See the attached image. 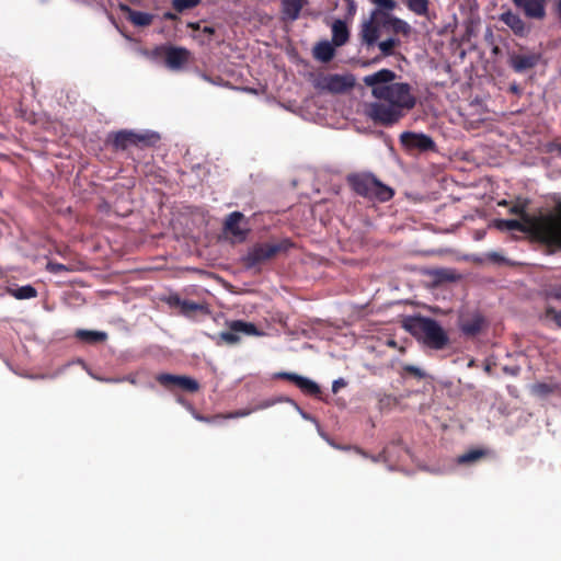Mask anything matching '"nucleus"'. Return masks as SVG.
<instances>
[{
    "mask_svg": "<svg viewBox=\"0 0 561 561\" xmlns=\"http://www.w3.org/2000/svg\"><path fill=\"white\" fill-rule=\"evenodd\" d=\"M403 329L424 347L434 351L445 350L449 345V336L444 328L433 318L410 316L403 320Z\"/></svg>",
    "mask_w": 561,
    "mask_h": 561,
    "instance_id": "nucleus-1",
    "label": "nucleus"
},
{
    "mask_svg": "<svg viewBox=\"0 0 561 561\" xmlns=\"http://www.w3.org/2000/svg\"><path fill=\"white\" fill-rule=\"evenodd\" d=\"M510 213L519 216L525 224L531 225L533 232L542 242L561 248V204L558 206L557 215H548L537 219L526 211V206L523 204L514 205Z\"/></svg>",
    "mask_w": 561,
    "mask_h": 561,
    "instance_id": "nucleus-2",
    "label": "nucleus"
},
{
    "mask_svg": "<svg viewBox=\"0 0 561 561\" xmlns=\"http://www.w3.org/2000/svg\"><path fill=\"white\" fill-rule=\"evenodd\" d=\"M346 183L354 194L370 202L386 203L394 191L371 172H353L346 175Z\"/></svg>",
    "mask_w": 561,
    "mask_h": 561,
    "instance_id": "nucleus-3",
    "label": "nucleus"
},
{
    "mask_svg": "<svg viewBox=\"0 0 561 561\" xmlns=\"http://www.w3.org/2000/svg\"><path fill=\"white\" fill-rule=\"evenodd\" d=\"M293 247L294 243L288 238H284L277 242L256 243L249 249L243 257V265L249 270L255 268L279 254L287 253Z\"/></svg>",
    "mask_w": 561,
    "mask_h": 561,
    "instance_id": "nucleus-4",
    "label": "nucleus"
},
{
    "mask_svg": "<svg viewBox=\"0 0 561 561\" xmlns=\"http://www.w3.org/2000/svg\"><path fill=\"white\" fill-rule=\"evenodd\" d=\"M371 94L380 101L391 103L404 113L412 110L416 104V98L412 93V88L407 82H393L382 88L374 89Z\"/></svg>",
    "mask_w": 561,
    "mask_h": 561,
    "instance_id": "nucleus-5",
    "label": "nucleus"
},
{
    "mask_svg": "<svg viewBox=\"0 0 561 561\" xmlns=\"http://www.w3.org/2000/svg\"><path fill=\"white\" fill-rule=\"evenodd\" d=\"M160 140L156 131L136 133L123 129L111 135L110 144L114 150H126L129 147L149 148L154 147Z\"/></svg>",
    "mask_w": 561,
    "mask_h": 561,
    "instance_id": "nucleus-6",
    "label": "nucleus"
},
{
    "mask_svg": "<svg viewBox=\"0 0 561 561\" xmlns=\"http://www.w3.org/2000/svg\"><path fill=\"white\" fill-rule=\"evenodd\" d=\"M367 115L376 124L391 126L404 116V112L389 102H374L368 105Z\"/></svg>",
    "mask_w": 561,
    "mask_h": 561,
    "instance_id": "nucleus-7",
    "label": "nucleus"
},
{
    "mask_svg": "<svg viewBox=\"0 0 561 561\" xmlns=\"http://www.w3.org/2000/svg\"><path fill=\"white\" fill-rule=\"evenodd\" d=\"M400 142L410 153L436 151V144L432 137L422 133L404 131L400 135Z\"/></svg>",
    "mask_w": 561,
    "mask_h": 561,
    "instance_id": "nucleus-8",
    "label": "nucleus"
},
{
    "mask_svg": "<svg viewBox=\"0 0 561 561\" xmlns=\"http://www.w3.org/2000/svg\"><path fill=\"white\" fill-rule=\"evenodd\" d=\"M229 331L221 332L219 337L228 345H234L240 342V334L250 336L262 335V332L254 323L245 322L242 320H233L228 323Z\"/></svg>",
    "mask_w": 561,
    "mask_h": 561,
    "instance_id": "nucleus-9",
    "label": "nucleus"
},
{
    "mask_svg": "<svg viewBox=\"0 0 561 561\" xmlns=\"http://www.w3.org/2000/svg\"><path fill=\"white\" fill-rule=\"evenodd\" d=\"M156 380L168 390L181 389L191 393L199 390L197 380L187 376L163 373L157 375Z\"/></svg>",
    "mask_w": 561,
    "mask_h": 561,
    "instance_id": "nucleus-10",
    "label": "nucleus"
},
{
    "mask_svg": "<svg viewBox=\"0 0 561 561\" xmlns=\"http://www.w3.org/2000/svg\"><path fill=\"white\" fill-rule=\"evenodd\" d=\"M541 54L535 51L525 53H510L508 54V66L516 73H524L528 70L534 69L538 66L541 60Z\"/></svg>",
    "mask_w": 561,
    "mask_h": 561,
    "instance_id": "nucleus-11",
    "label": "nucleus"
},
{
    "mask_svg": "<svg viewBox=\"0 0 561 561\" xmlns=\"http://www.w3.org/2000/svg\"><path fill=\"white\" fill-rule=\"evenodd\" d=\"M247 224L242 213L232 211L225 219L224 232L233 236L239 241H243L249 232Z\"/></svg>",
    "mask_w": 561,
    "mask_h": 561,
    "instance_id": "nucleus-12",
    "label": "nucleus"
},
{
    "mask_svg": "<svg viewBox=\"0 0 561 561\" xmlns=\"http://www.w3.org/2000/svg\"><path fill=\"white\" fill-rule=\"evenodd\" d=\"M512 2L527 19L541 21L547 15L548 0H512Z\"/></svg>",
    "mask_w": 561,
    "mask_h": 561,
    "instance_id": "nucleus-13",
    "label": "nucleus"
},
{
    "mask_svg": "<svg viewBox=\"0 0 561 561\" xmlns=\"http://www.w3.org/2000/svg\"><path fill=\"white\" fill-rule=\"evenodd\" d=\"M190 56L188 49L169 45L164 64L171 70H181L188 62Z\"/></svg>",
    "mask_w": 561,
    "mask_h": 561,
    "instance_id": "nucleus-14",
    "label": "nucleus"
},
{
    "mask_svg": "<svg viewBox=\"0 0 561 561\" xmlns=\"http://www.w3.org/2000/svg\"><path fill=\"white\" fill-rule=\"evenodd\" d=\"M485 327V319L480 313L461 316L459 319V329L467 337H474Z\"/></svg>",
    "mask_w": 561,
    "mask_h": 561,
    "instance_id": "nucleus-15",
    "label": "nucleus"
},
{
    "mask_svg": "<svg viewBox=\"0 0 561 561\" xmlns=\"http://www.w3.org/2000/svg\"><path fill=\"white\" fill-rule=\"evenodd\" d=\"M167 304L172 308H179L181 314H183L185 317H192L197 311H206L207 310V308L204 305L192 301V300L182 299L178 294L170 295L167 298Z\"/></svg>",
    "mask_w": 561,
    "mask_h": 561,
    "instance_id": "nucleus-16",
    "label": "nucleus"
},
{
    "mask_svg": "<svg viewBox=\"0 0 561 561\" xmlns=\"http://www.w3.org/2000/svg\"><path fill=\"white\" fill-rule=\"evenodd\" d=\"M352 76L329 75L323 79V89L333 93H343L354 87Z\"/></svg>",
    "mask_w": 561,
    "mask_h": 561,
    "instance_id": "nucleus-17",
    "label": "nucleus"
},
{
    "mask_svg": "<svg viewBox=\"0 0 561 561\" xmlns=\"http://www.w3.org/2000/svg\"><path fill=\"white\" fill-rule=\"evenodd\" d=\"M277 377L291 381L306 394L318 396L321 392L320 387L314 381L297 374L284 371L277 374Z\"/></svg>",
    "mask_w": 561,
    "mask_h": 561,
    "instance_id": "nucleus-18",
    "label": "nucleus"
},
{
    "mask_svg": "<svg viewBox=\"0 0 561 561\" xmlns=\"http://www.w3.org/2000/svg\"><path fill=\"white\" fill-rule=\"evenodd\" d=\"M500 21L508 26L516 36L524 37L529 33L530 27L526 24V22L519 16L518 13H515L511 10L503 12L500 15Z\"/></svg>",
    "mask_w": 561,
    "mask_h": 561,
    "instance_id": "nucleus-19",
    "label": "nucleus"
},
{
    "mask_svg": "<svg viewBox=\"0 0 561 561\" xmlns=\"http://www.w3.org/2000/svg\"><path fill=\"white\" fill-rule=\"evenodd\" d=\"M397 75L394 71L390 69H381L378 70L375 73L365 76L363 81L367 87L371 88V91L377 88H382L385 85H388L390 83H393V80L396 79Z\"/></svg>",
    "mask_w": 561,
    "mask_h": 561,
    "instance_id": "nucleus-20",
    "label": "nucleus"
},
{
    "mask_svg": "<svg viewBox=\"0 0 561 561\" xmlns=\"http://www.w3.org/2000/svg\"><path fill=\"white\" fill-rule=\"evenodd\" d=\"M382 26L381 20L371 19L370 21L364 23L360 32L363 43L368 46H373L376 44L379 37V28Z\"/></svg>",
    "mask_w": 561,
    "mask_h": 561,
    "instance_id": "nucleus-21",
    "label": "nucleus"
},
{
    "mask_svg": "<svg viewBox=\"0 0 561 561\" xmlns=\"http://www.w3.org/2000/svg\"><path fill=\"white\" fill-rule=\"evenodd\" d=\"M121 10L126 13V19L136 26H148L152 23L153 15L147 12L137 11L128 5H121Z\"/></svg>",
    "mask_w": 561,
    "mask_h": 561,
    "instance_id": "nucleus-22",
    "label": "nucleus"
},
{
    "mask_svg": "<svg viewBox=\"0 0 561 561\" xmlns=\"http://www.w3.org/2000/svg\"><path fill=\"white\" fill-rule=\"evenodd\" d=\"M381 24L383 27L390 28L396 34H404L408 35L411 31V26L403 20L389 15L387 13H381Z\"/></svg>",
    "mask_w": 561,
    "mask_h": 561,
    "instance_id": "nucleus-23",
    "label": "nucleus"
},
{
    "mask_svg": "<svg viewBox=\"0 0 561 561\" xmlns=\"http://www.w3.org/2000/svg\"><path fill=\"white\" fill-rule=\"evenodd\" d=\"M350 38V31L346 23L342 20H335L332 24V43L334 46H343Z\"/></svg>",
    "mask_w": 561,
    "mask_h": 561,
    "instance_id": "nucleus-24",
    "label": "nucleus"
},
{
    "mask_svg": "<svg viewBox=\"0 0 561 561\" xmlns=\"http://www.w3.org/2000/svg\"><path fill=\"white\" fill-rule=\"evenodd\" d=\"M305 5V0H282V13L290 21H296Z\"/></svg>",
    "mask_w": 561,
    "mask_h": 561,
    "instance_id": "nucleus-25",
    "label": "nucleus"
},
{
    "mask_svg": "<svg viewBox=\"0 0 561 561\" xmlns=\"http://www.w3.org/2000/svg\"><path fill=\"white\" fill-rule=\"evenodd\" d=\"M7 293L18 300L36 298L38 295L36 288L32 285H24L18 288L8 287Z\"/></svg>",
    "mask_w": 561,
    "mask_h": 561,
    "instance_id": "nucleus-26",
    "label": "nucleus"
},
{
    "mask_svg": "<svg viewBox=\"0 0 561 561\" xmlns=\"http://www.w3.org/2000/svg\"><path fill=\"white\" fill-rule=\"evenodd\" d=\"M314 57L322 61L329 62L334 57V47L327 41L320 42L313 49Z\"/></svg>",
    "mask_w": 561,
    "mask_h": 561,
    "instance_id": "nucleus-27",
    "label": "nucleus"
},
{
    "mask_svg": "<svg viewBox=\"0 0 561 561\" xmlns=\"http://www.w3.org/2000/svg\"><path fill=\"white\" fill-rule=\"evenodd\" d=\"M497 227L500 229L506 230H517L520 232L533 231L531 225L525 224L523 220L517 219H502L497 221Z\"/></svg>",
    "mask_w": 561,
    "mask_h": 561,
    "instance_id": "nucleus-28",
    "label": "nucleus"
},
{
    "mask_svg": "<svg viewBox=\"0 0 561 561\" xmlns=\"http://www.w3.org/2000/svg\"><path fill=\"white\" fill-rule=\"evenodd\" d=\"M408 9L419 16L428 15L430 0H407Z\"/></svg>",
    "mask_w": 561,
    "mask_h": 561,
    "instance_id": "nucleus-29",
    "label": "nucleus"
},
{
    "mask_svg": "<svg viewBox=\"0 0 561 561\" xmlns=\"http://www.w3.org/2000/svg\"><path fill=\"white\" fill-rule=\"evenodd\" d=\"M486 455V451L483 449H471L457 458V462L459 465H468L477 462L482 459Z\"/></svg>",
    "mask_w": 561,
    "mask_h": 561,
    "instance_id": "nucleus-30",
    "label": "nucleus"
},
{
    "mask_svg": "<svg viewBox=\"0 0 561 561\" xmlns=\"http://www.w3.org/2000/svg\"><path fill=\"white\" fill-rule=\"evenodd\" d=\"M76 335L89 343L103 342L106 339V333L99 331L79 330Z\"/></svg>",
    "mask_w": 561,
    "mask_h": 561,
    "instance_id": "nucleus-31",
    "label": "nucleus"
},
{
    "mask_svg": "<svg viewBox=\"0 0 561 561\" xmlns=\"http://www.w3.org/2000/svg\"><path fill=\"white\" fill-rule=\"evenodd\" d=\"M401 369L402 370H401L400 375L402 377L412 376L413 378H415L417 380H422V379L426 378V373L417 366H414L411 364H405L402 366Z\"/></svg>",
    "mask_w": 561,
    "mask_h": 561,
    "instance_id": "nucleus-32",
    "label": "nucleus"
},
{
    "mask_svg": "<svg viewBox=\"0 0 561 561\" xmlns=\"http://www.w3.org/2000/svg\"><path fill=\"white\" fill-rule=\"evenodd\" d=\"M202 0H172V8L176 12H184L185 10L193 9L201 3Z\"/></svg>",
    "mask_w": 561,
    "mask_h": 561,
    "instance_id": "nucleus-33",
    "label": "nucleus"
},
{
    "mask_svg": "<svg viewBox=\"0 0 561 561\" xmlns=\"http://www.w3.org/2000/svg\"><path fill=\"white\" fill-rule=\"evenodd\" d=\"M169 45H159L151 50H144V55L151 60L165 59L167 49Z\"/></svg>",
    "mask_w": 561,
    "mask_h": 561,
    "instance_id": "nucleus-34",
    "label": "nucleus"
},
{
    "mask_svg": "<svg viewBox=\"0 0 561 561\" xmlns=\"http://www.w3.org/2000/svg\"><path fill=\"white\" fill-rule=\"evenodd\" d=\"M378 403L380 410L391 409L399 403V400L392 394H382L379 397Z\"/></svg>",
    "mask_w": 561,
    "mask_h": 561,
    "instance_id": "nucleus-35",
    "label": "nucleus"
},
{
    "mask_svg": "<svg viewBox=\"0 0 561 561\" xmlns=\"http://www.w3.org/2000/svg\"><path fill=\"white\" fill-rule=\"evenodd\" d=\"M399 44V41L396 38H388L386 41H382L378 44L379 49L381 50L382 55L389 56L393 54L394 47Z\"/></svg>",
    "mask_w": 561,
    "mask_h": 561,
    "instance_id": "nucleus-36",
    "label": "nucleus"
},
{
    "mask_svg": "<svg viewBox=\"0 0 561 561\" xmlns=\"http://www.w3.org/2000/svg\"><path fill=\"white\" fill-rule=\"evenodd\" d=\"M214 34H215V28L213 26H204L202 28L201 34L194 36V38L197 39L201 45H207L210 43V37Z\"/></svg>",
    "mask_w": 561,
    "mask_h": 561,
    "instance_id": "nucleus-37",
    "label": "nucleus"
},
{
    "mask_svg": "<svg viewBox=\"0 0 561 561\" xmlns=\"http://www.w3.org/2000/svg\"><path fill=\"white\" fill-rule=\"evenodd\" d=\"M554 390H556V386L549 385L546 382H538V383L534 385V387H533L534 393L541 396V397H546V396L552 393Z\"/></svg>",
    "mask_w": 561,
    "mask_h": 561,
    "instance_id": "nucleus-38",
    "label": "nucleus"
},
{
    "mask_svg": "<svg viewBox=\"0 0 561 561\" xmlns=\"http://www.w3.org/2000/svg\"><path fill=\"white\" fill-rule=\"evenodd\" d=\"M545 318L552 320L556 325L561 329V310H557L553 307H547L545 311Z\"/></svg>",
    "mask_w": 561,
    "mask_h": 561,
    "instance_id": "nucleus-39",
    "label": "nucleus"
},
{
    "mask_svg": "<svg viewBox=\"0 0 561 561\" xmlns=\"http://www.w3.org/2000/svg\"><path fill=\"white\" fill-rule=\"evenodd\" d=\"M548 298L561 301V280L559 283L550 284L546 289Z\"/></svg>",
    "mask_w": 561,
    "mask_h": 561,
    "instance_id": "nucleus-40",
    "label": "nucleus"
},
{
    "mask_svg": "<svg viewBox=\"0 0 561 561\" xmlns=\"http://www.w3.org/2000/svg\"><path fill=\"white\" fill-rule=\"evenodd\" d=\"M46 271H48L49 273H53V274H59L61 272H68L70 271L68 266H66L65 264H61V263H58V262H53V261H49L47 264H46Z\"/></svg>",
    "mask_w": 561,
    "mask_h": 561,
    "instance_id": "nucleus-41",
    "label": "nucleus"
},
{
    "mask_svg": "<svg viewBox=\"0 0 561 561\" xmlns=\"http://www.w3.org/2000/svg\"><path fill=\"white\" fill-rule=\"evenodd\" d=\"M377 5L386 10H393L396 8L394 0H373Z\"/></svg>",
    "mask_w": 561,
    "mask_h": 561,
    "instance_id": "nucleus-42",
    "label": "nucleus"
},
{
    "mask_svg": "<svg viewBox=\"0 0 561 561\" xmlns=\"http://www.w3.org/2000/svg\"><path fill=\"white\" fill-rule=\"evenodd\" d=\"M436 275L440 279H445V280H454L455 279L454 274L448 270H439L436 272Z\"/></svg>",
    "mask_w": 561,
    "mask_h": 561,
    "instance_id": "nucleus-43",
    "label": "nucleus"
},
{
    "mask_svg": "<svg viewBox=\"0 0 561 561\" xmlns=\"http://www.w3.org/2000/svg\"><path fill=\"white\" fill-rule=\"evenodd\" d=\"M346 383L343 379H337L333 382L332 385V390L333 392H337V390L341 388V387H344Z\"/></svg>",
    "mask_w": 561,
    "mask_h": 561,
    "instance_id": "nucleus-44",
    "label": "nucleus"
},
{
    "mask_svg": "<svg viewBox=\"0 0 561 561\" xmlns=\"http://www.w3.org/2000/svg\"><path fill=\"white\" fill-rule=\"evenodd\" d=\"M249 412L248 411H237V412H233V413H230L228 415H226L225 417L226 419H230V417H240V416H245L248 415Z\"/></svg>",
    "mask_w": 561,
    "mask_h": 561,
    "instance_id": "nucleus-45",
    "label": "nucleus"
},
{
    "mask_svg": "<svg viewBox=\"0 0 561 561\" xmlns=\"http://www.w3.org/2000/svg\"><path fill=\"white\" fill-rule=\"evenodd\" d=\"M187 27L192 28L194 31H198V32H202V28H203V27H201L199 22H190V23H187Z\"/></svg>",
    "mask_w": 561,
    "mask_h": 561,
    "instance_id": "nucleus-46",
    "label": "nucleus"
},
{
    "mask_svg": "<svg viewBox=\"0 0 561 561\" xmlns=\"http://www.w3.org/2000/svg\"><path fill=\"white\" fill-rule=\"evenodd\" d=\"M554 10H556V13H557L559 20L561 21V0H559L557 2Z\"/></svg>",
    "mask_w": 561,
    "mask_h": 561,
    "instance_id": "nucleus-47",
    "label": "nucleus"
},
{
    "mask_svg": "<svg viewBox=\"0 0 561 561\" xmlns=\"http://www.w3.org/2000/svg\"><path fill=\"white\" fill-rule=\"evenodd\" d=\"M553 149L557 150L561 154V144H554Z\"/></svg>",
    "mask_w": 561,
    "mask_h": 561,
    "instance_id": "nucleus-48",
    "label": "nucleus"
},
{
    "mask_svg": "<svg viewBox=\"0 0 561 561\" xmlns=\"http://www.w3.org/2000/svg\"><path fill=\"white\" fill-rule=\"evenodd\" d=\"M377 61H379V57H377V58H375V59L373 60V62H377ZM370 64H371V61H366V62H364V64H363V66H368V65H370Z\"/></svg>",
    "mask_w": 561,
    "mask_h": 561,
    "instance_id": "nucleus-49",
    "label": "nucleus"
},
{
    "mask_svg": "<svg viewBox=\"0 0 561 561\" xmlns=\"http://www.w3.org/2000/svg\"><path fill=\"white\" fill-rule=\"evenodd\" d=\"M126 380H128L133 385L136 383V379L134 377H131V376L127 377Z\"/></svg>",
    "mask_w": 561,
    "mask_h": 561,
    "instance_id": "nucleus-50",
    "label": "nucleus"
},
{
    "mask_svg": "<svg viewBox=\"0 0 561 561\" xmlns=\"http://www.w3.org/2000/svg\"><path fill=\"white\" fill-rule=\"evenodd\" d=\"M511 91L514 92V93H517L518 92V87L517 85H512L511 87Z\"/></svg>",
    "mask_w": 561,
    "mask_h": 561,
    "instance_id": "nucleus-51",
    "label": "nucleus"
},
{
    "mask_svg": "<svg viewBox=\"0 0 561 561\" xmlns=\"http://www.w3.org/2000/svg\"><path fill=\"white\" fill-rule=\"evenodd\" d=\"M203 77L205 80L210 81V79L206 75H204Z\"/></svg>",
    "mask_w": 561,
    "mask_h": 561,
    "instance_id": "nucleus-52",
    "label": "nucleus"
}]
</instances>
